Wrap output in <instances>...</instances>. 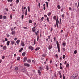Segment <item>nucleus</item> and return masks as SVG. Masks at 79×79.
Segmentation results:
<instances>
[{
	"label": "nucleus",
	"mask_w": 79,
	"mask_h": 79,
	"mask_svg": "<svg viewBox=\"0 0 79 79\" xmlns=\"http://www.w3.org/2000/svg\"><path fill=\"white\" fill-rule=\"evenodd\" d=\"M78 75L79 73H75L73 74L72 75V79H76V78H77Z\"/></svg>",
	"instance_id": "f257e3e1"
},
{
	"label": "nucleus",
	"mask_w": 79,
	"mask_h": 79,
	"mask_svg": "<svg viewBox=\"0 0 79 79\" xmlns=\"http://www.w3.org/2000/svg\"><path fill=\"white\" fill-rule=\"evenodd\" d=\"M56 44L58 50V52H60V44L58 41H56Z\"/></svg>",
	"instance_id": "f03ea898"
},
{
	"label": "nucleus",
	"mask_w": 79,
	"mask_h": 79,
	"mask_svg": "<svg viewBox=\"0 0 79 79\" xmlns=\"http://www.w3.org/2000/svg\"><path fill=\"white\" fill-rule=\"evenodd\" d=\"M36 27L35 26L34 27H33L32 28V31L33 32H35V31H36V29H35Z\"/></svg>",
	"instance_id": "7ed1b4c3"
},
{
	"label": "nucleus",
	"mask_w": 79,
	"mask_h": 79,
	"mask_svg": "<svg viewBox=\"0 0 79 79\" xmlns=\"http://www.w3.org/2000/svg\"><path fill=\"white\" fill-rule=\"evenodd\" d=\"M39 69L41 70V71H44V67H42L41 66V67H38Z\"/></svg>",
	"instance_id": "20e7f679"
},
{
	"label": "nucleus",
	"mask_w": 79,
	"mask_h": 79,
	"mask_svg": "<svg viewBox=\"0 0 79 79\" xmlns=\"http://www.w3.org/2000/svg\"><path fill=\"white\" fill-rule=\"evenodd\" d=\"M53 19L54 20H55V21H57V22L58 21V17L56 18V16H54L53 17Z\"/></svg>",
	"instance_id": "39448f33"
},
{
	"label": "nucleus",
	"mask_w": 79,
	"mask_h": 79,
	"mask_svg": "<svg viewBox=\"0 0 79 79\" xmlns=\"http://www.w3.org/2000/svg\"><path fill=\"white\" fill-rule=\"evenodd\" d=\"M28 48L29 49H30V50L31 51H32V50H34V48H33V47L32 46H29Z\"/></svg>",
	"instance_id": "423d86ee"
},
{
	"label": "nucleus",
	"mask_w": 79,
	"mask_h": 79,
	"mask_svg": "<svg viewBox=\"0 0 79 79\" xmlns=\"http://www.w3.org/2000/svg\"><path fill=\"white\" fill-rule=\"evenodd\" d=\"M21 45L22 47H24L25 46V44H24V41H21Z\"/></svg>",
	"instance_id": "0eeeda50"
},
{
	"label": "nucleus",
	"mask_w": 79,
	"mask_h": 79,
	"mask_svg": "<svg viewBox=\"0 0 79 79\" xmlns=\"http://www.w3.org/2000/svg\"><path fill=\"white\" fill-rule=\"evenodd\" d=\"M3 50H6L7 49V47L5 46H4L2 48Z\"/></svg>",
	"instance_id": "6e6552de"
},
{
	"label": "nucleus",
	"mask_w": 79,
	"mask_h": 79,
	"mask_svg": "<svg viewBox=\"0 0 79 79\" xmlns=\"http://www.w3.org/2000/svg\"><path fill=\"white\" fill-rule=\"evenodd\" d=\"M24 65L25 66H27V67H29V66H30V65L29 64H27V63H24Z\"/></svg>",
	"instance_id": "1a4fd4ad"
},
{
	"label": "nucleus",
	"mask_w": 79,
	"mask_h": 79,
	"mask_svg": "<svg viewBox=\"0 0 79 79\" xmlns=\"http://www.w3.org/2000/svg\"><path fill=\"white\" fill-rule=\"evenodd\" d=\"M11 45H13L15 44V41L13 40L11 41Z\"/></svg>",
	"instance_id": "9d476101"
},
{
	"label": "nucleus",
	"mask_w": 79,
	"mask_h": 79,
	"mask_svg": "<svg viewBox=\"0 0 79 79\" xmlns=\"http://www.w3.org/2000/svg\"><path fill=\"white\" fill-rule=\"evenodd\" d=\"M48 48L49 49V50H51V49L52 48V45H50Z\"/></svg>",
	"instance_id": "9b49d317"
},
{
	"label": "nucleus",
	"mask_w": 79,
	"mask_h": 79,
	"mask_svg": "<svg viewBox=\"0 0 79 79\" xmlns=\"http://www.w3.org/2000/svg\"><path fill=\"white\" fill-rule=\"evenodd\" d=\"M43 57H44V58H45L46 56H47V54H44L42 55Z\"/></svg>",
	"instance_id": "f8f14e48"
},
{
	"label": "nucleus",
	"mask_w": 79,
	"mask_h": 79,
	"mask_svg": "<svg viewBox=\"0 0 79 79\" xmlns=\"http://www.w3.org/2000/svg\"><path fill=\"white\" fill-rule=\"evenodd\" d=\"M27 57H24L23 62H25V61H27Z\"/></svg>",
	"instance_id": "ddd939ff"
},
{
	"label": "nucleus",
	"mask_w": 79,
	"mask_h": 79,
	"mask_svg": "<svg viewBox=\"0 0 79 79\" xmlns=\"http://www.w3.org/2000/svg\"><path fill=\"white\" fill-rule=\"evenodd\" d=\"M56 25L57 26V28H59V27L58 26V19L56 21Z\"/></svg>",
	"instance_id": "4468645a"
},
{
	"label": "nucleus",
	"mask_w": 79,
	"mask_h": 79,
	"mask_svg": "<svg viewBox=\"0 0 79 79\" xmlns=\"http://www.w3.org/2000/svg\"><path fill=\"white\" fill-rule=\"evenodd\" d=\"M11 33L12 35H15V31H12Z\"/></svg>",
	"instance_id": "2eb2a0df"
},
{
	"label": "nucleus",
	"mask_w": 79,
	"mask_h": 79,
	"mask_svg": "<svg viewBox=\"0 0 79 79\" xmlns=\"http://www.w3.org/2000/svg\"><path fill=\"white\" fill-rule=\"evenodd\" d=\"M39 30H38L36 32V33L35 34L36 36H37L39 34Z\"/></svg>",
	"instance_id": "dca6fc26"
},
{
	"label": "nucleus",
	"mask_w": 79,
	"mask_h": 79,
	"mask_svg": "<svg viewBox=\"0 0 79 79\" xmlns=\"http://www.w3.org/2000/svg\"><path fill=\"white\" fill-rule=\"evenodd\" d=\"M36 40H35V39H34V44L35 45H36Z\"/></svg>",
	"instance_id": "f3484780"
},
{
	"label": "nucleus",
	"mask_w": 79,
	"mask_h": 79,
	"mask_svg": "<svg viewBox=\"0 0 79 79\" xmlns=\"http://www.w3.org/2000/svg\"><path fill=\"white\" fill-rule=\"evenodd\" d=\"M27 61L29 63H31V59H28L27 60Z\"/></svg>",
	"instance_id": "a211bd4d"
},
{
	"label": "nucleus",
	"mask_w": 79,
	"mask_h": 79,
	"mask_svg": "<svg viewBox=\"0 0 79 79\" xmlns=\"http://www.w3.org/2000/svg\"><path fill=\"white\" fill-rule=\"evenodd\" d=\"M19 42H20V40H18L16 41V44H19Z\"/></svg>",
	"instance_id": "6ab92c4d"
},
{
	"label": "nucleus",
	"mask_w": 79,
	"mask_h": 79,
	"mask_svg": "<svg viewBox=\"0 0 79 79\" xmlns=\"http://www.w3.org/2000/svg\"><path fill=\"white\" fill-rule=\"evenodd\" d=\"M46 69L47 70H49V67H48V65H46Z\"/></svg>",
	"instance_id": "aec40b11"
},
{
	"label": "nucleus",
	"mask_w": 79,
	"mask_h": 79,
	"mask_svg": "<svg viewBox=\"0 0 79 79\" xmlns=\"http://www.w3.org/2000/svg\"><path fill=\"white\" fill-rule=\"evenodd\" d=\"M25 55H26V53H25V52H24L22 53V55L23 56H25Z\"/></svg>",
	"instance_id": "412c9836"
},
{
	"label": "nucleus",
	"mask_w": 79,
	"mask_h": 79,
	"mask_svg": "<svg viewBox=\"0 0 79 79\" xmlns=\"http://www.w3.org/2000/svg\"><path fill=\"white\" fill-rule=\"evenodd\" d=\"M10 41H8L7 42V46H9V44H10Z\"/></svg>",
	"instance_id": "4be33fe9"
},
{
	"label": "nucleus",
	"mask_w": 79,
	"mask_h": 79,
	"mask_svg": "<svg viewBox=\"0 0 79 79\" xmlns=\"http://www.w3.org/2000/svg\"><path fill=\"white\" fill-rule=\"evenodd\" d=\"M38 73H39V75H40V74H41V72H40V70H38Z\"/></svg>",
	"instance_id": "5701e85b"
},
{
	"label": "nucleus",
	"mask_w": 79,
	"mask_h": 79,
	"mask_svg": "<svg viewBox=\"0 0 79 79\" xmlns=\"http://www.w3.org/2000/svg\"><path fill=\"white\" fill-rule=\"evenodd\" d=\"M23 50V48H21L20 49L19 51V52H21Z\"/></svg>",
	"instance_id": "b1692460"
},
{
	"label": "nucleus",
	"mask_w": 79,
	"mask_h": 79,
	"mask_svg": "<svg viewBox=\"0 0 79 79\" xmlns=\"http://www.w3.org/2000/svg\"><path fill=\"white\" fill-rule=\"evenodd\" d=\"M45 3L46 4V6H47V8H48V2H46Z\"/></svg>",
	"instance_id": "393cba45"
},
{
	"label": "nucleus",
	"mask_w": 79,
	"mask_h": 79,
	"mask_svg": "<svg viewBox=\"0 0 79 79\" xmlns=\"http://www.w3.org/2000/svg\"><path fill=\"white\" fill-rule=\"evenodd\" d=\"M62 45H63V46H64V47H65V46H66V43H63L62 44Z\"/></svg>",
	"instance_id": "a878e982"
},
{
	"label": "nucleus",
	"mask_w": 79,
	"mask_h": 79,
	"mask_svg": "<svg viewBox=\"0 0 79 79\" xmlns=\"http://www.w3.org/2000/svg\"><path fill=\"white\" fill-rule=\"evenodd\" d=\"M57 7L58 9H61V6H60V5H58L57 6Z\"/></svg>",
	"instance_id": "bb28decb"
},
{
	"label": "nucleus",
	"mask_w": 79,
	"mask_h": 79,
	"mask_svg": "<svg viewBox=\"0 0 79 79\" xmlns=\"http://www.w3.org/2000/svg\"><path fill=\"white\" fill-rule=\"evenodd\" d=\"M40 49V48L39 47H38L37 48L35 49L36 51H37V50H39Z\"/></svg>",
	"instance_id": "cd10ccee"
},
{
	"label": "nucleus",
	"mask_w": 79,
	"mask_h": 79,
	"mask_svg": "<svg viewBox=\"0 0 79 79\" xmlns=\"http://www.w3.org/2000/svg\"><path fill=\"white\" fill-rule=\"evenodd\" d=\"M28 12H30V7L29 6H28Z\"/></svg>",
	"instance_id": "c85d7f7f"
},
{
	"label": "nucleus",
	"mask_w": 79,
	"mask_h": 79,
	"mask_svg": "<svg viewBox=\"0 0 79 79\" xmlns=\"http://www.w3.org/2000/svg\"><path fill=\"white\" fill-rule=\"evenodd\" d=\"M15 71H18V67H16L15 68Z\"/></svg>",
	"instance_id": "c756f323"
},
{
	"label": "nucleus",
	"mask_w": 79,
	"mask_h": 79,
	"mask_svg": "<svg viewBox=\"0 0 79 79\" xmlns=\"http://www.w3.org/2000/svg\"><path fill=\"white\" fill-rule=\"evenodd\" d=\"M0 19H3V16L2 15H0Z\"/></svg>",
	"instance_id": "7c9ffc66"
},
{
	"label": "nucleus",
	"mask_w": 79,
	"mask_h": 79,
	"mask_svg": "<svg viewBox=\"0 0 79 79\" xmlns=\"http://www.w3.org/2000/svg\"><path fill=\"white\" fill-rule=\"evenodd\" d=\"M29 23H30V24L32 23V20H30L29 21Z\"/></svg>",
	"instance_id": "2f4dec72"
},
{
	"label": "nucleus",
	"mask_w": 79,
	"mask_h": 79,
	"mask_svg": "<svg viewBox=\"0 0 79 79\" xmlns=\"http://www.w3.org/2000/svg\"><path fill=\"white\" fill-rule=\"evenodd\" d=\"M20 60V57H18L17 59V61H19Z\"/></svg>",
	"instance_id": "473e14b6"
},
{
	"label": "nucleus",
	"mask_w": 79,
	"mask_h": 79,
	"mask_svg": "<svg viewBox=\"0 0 79 79\" xmlns=\"http://www.w3.org/2000/svg\"><path fill=\"white\" fill-rule=\"evenodd\" d=\"M63 79H66L65 78V76H64V74L63 75Z\"/></svg>",
	"instance_id": "72a5a7b5"
},
{
	"label": "nucleus",
	"mask_w": 79,
	"mask_h": 79,
	"mask_svg": "<svg viewBox=\"0 0 79 79\" xmlns=\"http://www.w3.org/2000/svg\"><path fill=\"white\" fill-rule=\"evenodd\" d=\"M66 58V56H65V55H64L63 56V59H64V58Z\"/></svg>",
	"instance_id": "f704fd0d"
},
{
	"label": "nucleus",
	"mask_w": 79,
	"mask_h": 79,
	"mask_svg": "<svg viewBox=\"0 0 79 79\" xmlns=\"http://www.w3.org/2000/svg\"><path fill=\"white\" fill-rule=\"evenodd\" d=\"M46 20L48 22H49V18L48 17H47Z\"/></svg>",
	"instance_id": "c9c22d12"
},
{
	"label": "nucleus",
	"mask_w": 79,
	"mask_h": 79,
	"mask_svg": "<svg viewBox=\"0 0 79 79\" xmlns=\"http://www.w3.org/2000/svg\"><path fill=\"white\" fill-rule=\"evenodd\" d=\"M16 4H18V3L19 2V0H16Z\"/></svg>",
	"instance_id": "e433bc0d"
},
{
	"label": "nucleus",
	"mask_w": 79,
	"mask_h": 79,
	"mask_svg": "<svg viewBox=\"0 0 79 79\" xmlns=\"http://www.w3.org/2000/svg\"><path fill=\"white\" fill-rule=\"evenodd\" d=\"M74 53L75 54H76V53H77V50H75L74 52Z\"/></svg>",
	"instance_id": "4c0bfd02"
},
{
	"label": "nucleus",
	"mask_w": 79,
	"mask_h": 79,
	"mask_svg": "<svg viewBox=\"0 0 79 79\" xmlns=\"http://www.w3.org/2000/svg\"><path fill=\"white\" fill-rule=\"evenodd\" d=\"M50 15H51V12H49L48 13V16H50Z\"/></svg>",
	"instance_id": "58836bf2"
},
{
	"label": "nucleus",
	"mask_w": 79,
	"mask_h": 79,
	"mask_svg": "<svg viewBox=\"0 0 79 79\" xmlns=\"http://www.w3.org/2000/svg\"><path fill=\"white\" fill-rule=\"evenodd\" d=\"M61 16L62 18H64V14L62 15Z\"/></svg>",
	"instance_id": "ea45409f"
},
{
	"label": "nucleus",
	"mask_w": 79,
	"mask_h": 79,
	"mask_svg": "<svg viewBox=\"0 0 79 79\" xmlns=\"http://www.w3.org/2000/svg\"><path fill=\"white\" fill-rule=\"evenodd\" d=\"M55 57L56 58H58V55L57 54H56L55 55Z\"/></svg>",
	"instance_id": "a19ab883"
},
{
	"label": "nucleus",
	"mask_w": 79,
	"mask_h": 79,
	"mask_svg": "<svg viewBox=\"0 0 79 79\" xmlns=\"http://www.w3.org/2000/svg\"><path fill=\"white\" fill-rule=\"evenodd\" d=\"M59 58L60 61H62V58H61V57H60Z\"/></svg>",
	"instance_id": "79ce46f5"
},
{
	"label": "nucleus",
	"mask_w": 79,
	"mask_h": 79,
	"mask_svg": "<svg viewBox=\"0 0 79 79\" xmlns=\"http://www.w3.org/2000/svg\"><path fill=\"white\" fill-rule=\"evenodd\" d=\"M38 6H39V8L40 7V3H39L38 4Z\"/></svg>",
	"instance_id": "37998d69"
},
{
	"label": "nucleus",
	"mask_w": 79,
	"mask_h": 79,
	"mask_svg": "<svg viewBox=\"0 0 79 79\" xmlns=\"http://www.w3.org/2000/svg\"><path fill=\"white\" fill-rule=\"evenodd\" d=\"M60 77L61 78H62V75L61 74V73H60Z\"/></svg>",
	"instance_id": "c03bdc74"
},
{
	"label": "nucleus",
	"mask_w": 79,
	"mask_h": 79,
	"mask_svg": "<svg viewBox=\"0 0 79 79\" xmlns=\"http://www.w3.org/2000/svg\"><path fill=\"white\" fill-rule=\"evenodd\" d=\"M54 42H55L56 41V37H55L54 38Z\"/></svg>",
	"instance_id": "a18cd8bd"
},
{
	"label": "nucleus",
	"mask_w": 79,
	"mask_h": 79,
	"mask_svg": "<svg viewBox=\"0 0 79 79\" xmlns=\"http://www.w3.org/2000/svg\"><path fill=\"white\" fill-rule=\"evenodd\" d=\"M44 19V17H42L41 18V21H43Z\"/></svg>",
	"instance_id": "49530a36"
},
{
	"label": "nucleus",
	"mask_w": 79,
	"mask_h": 79,
	"mask_svg": "<svg viewBox=\"0 0 79 79\" xmlns=\"http://www.w3.org/2000/svg\"><path fill=\"white\" fill-rule=\"evenodd\" d=\"M5 41H8V39H7V38H5Z\"/></svg>",
	"instance_id": "de8ad7c7"
},
{
	"label": "nucleus",
	"mask_w": 79,
	"mask_h": 79,
	"mask_svg": "<svg viewBox=\"0 0 79 79\" xmlns=\"http://www.w3.org/2000/svg\"><path fill=\"white\" fill-rule=\"evenodd\" d=\"M23 28H24V29H27V28L26 27H24Z\"/></svg>",
	"instance_id": "09e8293b"
},
{
	"label": "nucleus",
	"mask_w": 79,
	"mask_h": 79,
	"mask_svg": "<svg viewBox=\"0 0 79 79\" xmlns=\"http://www.w3.org/2000/svg\"><path fill=\"white\" fill-rule=\"evenodd\" d=\"M32 62L33 63H35V61L34 60H32Z\"/></svg>",
	"instance_id": "8fccbe9b"
},
{
	"label": "nucleus",
	"mask_w": 79,
	"mask_h": 79,
	"mask_svg": "<svg viewBox=\"0 0 79 79\" xmlns=\"http://www.w3.org/2000/svg\"><path fill=\"white\" fill-rule=\"evenodd\" d=\"M68 66H69V64H67L66 65V67H68Z\"/></svg>",
	"instance_id": "3c124183"
},
{
	"label": "nucleus",
	"mask_w": 79,
	"mask_h": 79,
	"mask_svg": "<svg viewBox=\"0 0 79 79\" xmlns=\"http://www.w3.org/2000/svg\"><path fill=\"white\" fill-rule=\"evenodd\" d=\"M22 19H23L24 18V15H22L21 17Z\"/></svg>",
	"instance_id": "603ef678"
},
{
	"label": "nucleus",
	"mask_w": 79,
	"mask_h": 79,
	"mask_svg": "<svg viewBox=\"0 0 79 79\" xmlns=\"http://www.w3.org/2000/svg\"><path fill=\"white\" fill-rule=\"evenodd\" d=\"M52 31H53V28H51L50 32H52Z\"/></svg>",
	"instance_id": "864d4df0"
},
{
	"label": "nucleus",
	"mask_w": 79,
	"mask_h": 79,
	"mask_svg": "<svg viewBox=\"0 0 79 79\" xmlns=\"http://www.w3.org/2000/svg\"><path fill=\"white\" fill-rule=\"evenodd\" d=\"M77 3H75V6L76 7L77 6Z\"/></svg>",
	"instance_id": "5fc2aeb1"
},
{
	"label": "nucleus",
	"mask_w": 79,
	"mask_h": 79,
	"mask_svg": "<svg viewBox=\"0 0 79 79\" xmlns=\"http://www.w3.org/2000/svg\"><path fill=\"white\" fill-rule=\"evenodd\" d=\"M54 76L55 77H56V73H54Z\"/></svg>",
	"instance_id": "6e6d98bb"
},
{
	"label": "nucleus",
	"mask_w": 79,
	"mask_h": 79,
	"mask_svg": "<svg viewBox=\"0 0 79 79\" xmlns=\"http://www.w3.org/2000/svg\"><path fill=\"white\" fill-rule=\"evenodd\" d=\"M27 12H25V16H26V15H27Z\"/></svg>",
	"instance_id": "4d7b16f0"
},
{
	"label": "nucleus",
	"mask_w": 79,
	"mask_h": 79,
	"mask_svg": "<svg viewBox=\"0 0 79 79\" xmlns=\"http://www.w3.org/2000/svg\"><path fill=\"white\" fill-rule=\"evenodd\" d=\"M4 58H5V56H2V59H4Z\"/></svg>",
	"instance_id": "13d9d810"
},
{
	"label": "nucleus",
	"mask_w": 79,
	"mask_h": 79,
	"mask_svg": "<svg viewBox=\"0 0 79 79\" xmlns=\"http://www.w3.org/2000/svg\"><path fill=\"white\" fill-rule=\"evenodd\" d=\"M17 40V38H14V40L16 41V40Z\"/></svg>",
	"instance_id": "bf43d9fd"
},
{
	"label": "nucleus",
	"mask_w": 79,
	"mask_h": 79,
	"mask_svg": "<svg viewBox=\"0 0 79 79\" xmlns=\"http://www.w3.org/2000/svg\"><path fill=\"white\" fill-rule=\"evenodd\" d=\"M44 16L45 18H47V16L46 15H44Z\"/></svg>",
	"instance_id": "052dcab7"
},
{
	"label": "nucleus",
	"mask_w": 79,
	"mask_h": 79,
	"mask_svg": "<svg viewBox=\"0 0 79 79\" xmlns=\"http://www.w3.org/2000/svg\"><path fill=\"white\" fill-rule=\"evenodd\" d=\"M63 51H66V49L64 48H63Z\"/></svg>",
	"instance_id": "680f3d73"
},
{
	"label": "nucleus",
	"mask_w": 79,
	"mask_h": 79,
	"mask_svg": "<svg viewBox=\"0 0 79 79\" xmlns=\"http://www.w3.org/2000/svg\"><path fill=\"white\" fill-rule=\"evenodd\" d=\"M69 10H72V8H71V7H69Z\"/></svg>",
	"instance_id": "e2e57ef3"
},
{
	"label": "nucleus",
	"mask_w": 79,
	"mask_h": 79,
	"mask_svg": "<svg viewBox=\"0 0 79 79\" xmlns=\"http://www.w3.org/2000/svg\"><path fill=\"white\" fill-rule=\"evenodd\" d=\"M6 16H3L4 19H6Z\"/></svg>",
	"instance_id": "0e129e2a"
},
{
	"label": "nucleus",
	"mask_w": 79,
	"mask_h": 79,
	"mask_svg": "<svg viewBox=\"0 0 79 79\" xmlns=\"http://www.w3.org/2000/svg\"><path fill=\"white\" fill-rule=\"evenodd\" d=\"M44 10H45V7H43Z\"/></svg>",
	"instance_id": "69168bd1"
},
{
	"label": "nucleus",
	"mask_w": 79,
	"mask_h": 79,
	"mask_svg": "<svg viewBox=\"0 0 79 79\" xmlns=\"http://www.w3.org/2000/svg\"><path fill=\"white\" fill-rule=\"evenodd\" d=\"M2 42H3V43L5 42V40H2Z\"/></svg>",
	"instance_id": "338daca9"
},
{
	"label": "nucleus",
	"mask_w": 79,
	"mask_h": 79,
	"mask_svg": "<svg viewBox=\"0 0 79 79\" xmlns=\"http://www.w3.org/2000/svg\"><path fill=\"white\" fill-rule=\"evenodd\" d=\"M67 63V61H65L64 63V64H66Z\"/></svg>",
	"instance_id": "774afa93"
}]
</instances>
